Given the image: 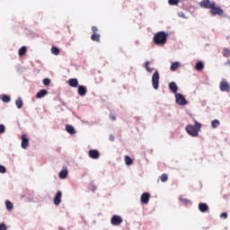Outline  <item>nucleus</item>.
<instances>
[{"mask_svg":"<svg viewBox=\"0 0 230 230\" xmlns=\"http://www.w3.org/2000/svg\"><path fill=\"white\" fill-rule=\"evenodd\" d=\"M200 128H202V124L199 123L197 120H194V126L188 125L186 127V132L192 137H199V132H200Z\"/></svg>","mask_w":230,"mask_h":230,"instance_id":"f257e3e1","label":"nucleus"},{"mask_svg":"<svg viewBox=\"0 0 230 230\" xmlns=\"http://www.w3.org/2000/svg\"><path fill=\"white\" fill-rule=\"evenodd\" d=\"M154 42L156 46H164L166 44V33L164 31L157 32L154 36Z\"/></svg>","mask_w":230,"mask_h":230,"instance_id":"f03ea898","label":"nucleus"},{"mask_svg":"<svg viewBox=\"0 0 230 230\" xmlns=\"http://www.w3.org/2000/svg\"><path fill=\"white\" fill-rule=\"evenodd\" d=\"M199 5L201 8H207L208 10H211L213 8V6H217V4L215 3V1L202 0L199 3Z\"/></svg>","mask_w":230,"mask_h":230,"instance_id":"7ed1b4c3","label":"nucleus"},{"mask_svg":"<svg viewBox=\"0 0 230 230\" xmlns=\"http://www.w3.org/2000/svg\"><path fill=\"white\" fill-rule=\"evenodd\" d=\"M152 85L154 89H159V71L157 70L153 74Z\"/></svg>","mask_w":230,"mask_h":230,"instance_id":"20e7f679","label":"nucleus"},{"mask_svg":"<svg viewBox=\"0 0 230 230\" xmlns=\"http://www.w3.org/2000/svg\"><path fill=\"white\" fill-rule=\"evenodd\" d=\"M175 98H176V103H178V105H188V101H186V98H184L182 94L176 93Z\"/></svg>","mask_w":230,"mask_h":230,"instance_id":"39448f33","label":"nucleus"},{"mask_svg":"<svg viewBox=\"0 0 230 230\" xmlns=\"http://www.w3.org/2000/svg\"><path fill=\"white\" fill-rule=\"evenodd\" d=\"M219 89L222 92L229 93V91H230V84H229V83L226 79L222 80L220 84H219Z\"/></svg>","mask_w":230,"mask_h":230,"instance_id":"423d86ee","label":"nucleus"},{"mask_svg":"<svg viewBox=\"0 0 230 230\" xmlns=\"http://www.w3.org/2000/svg\"><path fill=\"white\" fill-rule=\"evenodd\" d=\"M211 15H224V10L220 7H217V5H214L213 8L210 9Z\"/></svg>","mask_w":230,"mask_h":230,"instance_id":"0eeeda50","label":"nucleus"},{"mask_svg":"<svg viewBox=\"0 0 230 230\" xmlns=\"http://www.w3.org/2000/svg\"><path fill=\"white\" fill-rule=\"evenodd\" d=\"M111 222L112 226H120L123 223V218H121V217H119L118 215H114L111 217Z\"/></svg>","mask_w":230,"mask_h":230,"instance_id":"6e6552de","label":"nucleus"},{"mask_svg":"<svg viewBox=\"0 0 230 230\" xmlns=\"http://www.w3.org/2000/svg\"><path fill=\"white\" fill-rule=\"evenodd\" d=\"M30 146V138L26 135H22V148L26 150Z\"/></svg>","mask_w":230,"mask_h":230,"instance_id":"1a4fd4ad","label":"nucleus"},{"mask_svg":"<svg viewBox=\"0 0 230 230\" xmlns=\"http://www.w3.org/2000/svg\"><path fill=\"white\" fill-rule=\"evenodd\" d=\"M88 155L91 159H100V152L96 149H91L88 152Z\"/></svg>","mask_w":230,"mask_h":230,"instance_id":"9d476101","label":"nucleus"},{"mask_svg":"<svg viewBox=\"0 0 230 230\" xmlns=\"http://www.w3.org/2000/svg\"><path fill=\"white\" fill-rule=\"evenodd\" d=\"M60 202H62V191L58 190L54 197V204L55 206H60Z\"/></svg>","mask_w":230,"mask_h":230,"instance_id":"9b49d317","label":"nucleus"},{"mask_svg":"<svg viewBox=\"0 0 230 230\" xmlns=\"http://www.w3.org/2000/svg\"><path fill=\"white\" fill-rule=\"evenodd\" d=\"M149 200H150V193L145 192L141 195L142 204H148Z\"/></svg>","mask_w":230,"mask_h":230,"instance_id":"f8f14e48","label":"nucleus"},{"mask_svg":"<svg viewBox=\"0 0 230 230\" xmlns=\"http://www.w3.org/2000/svg\"><path fill=\"white\" fill-rule=\"evenodd\" d=\"M169 89L174 94H177V91H179V87L177 86V84L175 82H172L169 84Z\"/></svg>","mask_w":230,"mask_h":230,"instance_id":"ddd939ff","label":"nucleus"},{"mask_svg":"<svg viewBox=\"0 0 230 230\" xmlns=\"http://www.w3.org/2000/svg\"><path fill=\"white\" fill-rule=\"evenodd\" d=\"M199 211H201V213H206V212L209 211V207L206 203H199Z\"/></svg>","mask_w":230,"mask_h":230,"instance_id":"4468645a","label":"nucleus"},{"mask_svg":"<svg viewBox=\"0 0 230 230\" xmlns=\"http://www.w3.org/2000/svg\"><path fill=\"white\" fill-rule=\"evenodd\" d=\"M78 94L79 96H85L87 94V88L84 85L78 86Z\"/></svg>","mask_w":230,"mask_h":230,"instance_id":"2eb2a0df","label":"nucleus"},{"mask_svg":"<svg viewBox=\"0 0 230 230\" xmlns=\"http://www.w3.org/2000/svg\"><path fill=\"white\" fill-rule=\"evenodd\" d=\"M68 85L70 87H78V79L73 78L68 81Z\"/></svg>","mask_w":230,"mask_h":230,"instance_id":"dca6fc26","label":"nucleus"},{"mask_svg":"<svg viewBox=\"0 0 230 230\" xmlns=\"http://www.w3.org/2000/svg\"><path fill=\"white\" fill-rule=\"evenodd\" d=\"M66 132H68V134H71V135L76 134V129H75V128L71 125H66Z\"/></svg>","mask_w":230,"mask_h":230,"instance_id":"f3484780","label":"nucleus"},{"mask_svg":"<svg viewBox=\"0 0 230 230\" xmlns=\"http://www.w3.org/2000/svg\"><path fill=\"white\" fill-rule=\"evenodd\" d=\"M179 67H181V63L180 62H173L172 65H171V71H175L177 69H179Z\"/></svg>","mask_w":230,"mask_h":230,"instance_id":"a211bd4d","label":"nucleus"},{"mask_svg":"<svg viewBox=\"0 0 230 230\" xmlns=\"http://www.w3.org/2000/svg\"><path fill=\"white\" fill-rule=\"evenodd\" d=\"M67 173H68L67 169H64V170L60 171L59 179H66Z\"/></svg>","mask_w":230,"mask_h":230,"instance_id":"6ab92c4d","label":"nucleus"},{"mask_svg":"<svg viewBox=\"0 0 230 230\" xmlns=\"http://www.w3.org/2000/svg\"><path fill=\"white\" fill-rule=\"evenodd\" d=\"M91 40L94 42H100V34H98V32H93V34L91 36Z\"/></svg>","mask_w":230,"mask_h":230,"instance_id":"aec40b11","label":"nucleus"},{"mask_svg":"<svg viewBox=\"0 0 230 230\" xmlns=\"http://www.w3.org/2000/svg\"><path fill=\"white\" fill-rule=\"evenodd\" d=\"M195 69L197 71H202V69H204V63H202V61L196 63Z\"/></svg>","mask_w":230,"mask_h":230,"instance_id":"412c9836","label":"nucleus"},{"mask_svg":"<svg viewBox=\"0 0 230 230\" xmlns=\"http://www.w3.org/2000/svg\"><path fill=\"white\" fill-rule=\"evenodd\" d=\"M48 94V92L46 90H40L37 94L36 98H44Z\"/></svg>","mask_w":230,"mask_h":230,"instance_id":"4be33fe9","label":"nucleus"},{"mask_svg":"<svg viewBox=\"0 0 230 230\" xmlns=\"http://www.w3.org/2000/svg\"><path fill=\"white\" fill-rule=\"evenodd\" d=\"M124 161H125V164H128V166H130V164H133V163H134L132 161V158H130V156H128V155H125Z\"/></svg>","mask_w":230,"mask_h":230,"instance_id":"5701e85b","label":"nucleus"},{"mask_svg":"<svg viewBox=\"0 0 230 230\" xmlns=\"http://www.w3.org/2000/svg\"><path fill=\"white\" fill-rule=\"evenodd\" d=\"M5 206L8 211H12V209H13V203H12L10 200L5 201Z\"/></svg>","mask_w":230,"mask_h":230,"instance_id":"b1692460","label":"nucleus"},{"mask_svg":"<svg viewBox=\"0 0 230 230\" xmlns=\"http://www.w3.org/2000/svg\"><path fill=\"white\" fill-rule=\"evenodd\" d=\"M50 51L52 55H56V56L60 55V49L57 47H52Z\"/></svg>","mask_w":230,"mask_h":230,"instance_id":"393cba45","label":"nucleus"},{"mask_svg":"<svg viewBox=\"0 0 230 230\" xmlns=\"http://www.w3.org/2000/svg\"><path fill=\"white\" fill-rule=\"evenodd\" d=\"M26 51H27L26 47H22V48L18 50L19 56H20V57H24V55H26Z\"/></svg>","mask_w":230,"mask_h":230,"instance_id":"a878e982","label":"nucleus"},{"mask_svg":"<svg viewBox=\"0 0 230 230\" xmlns=\"http://www.w3.org/2000/svg\"><path fill=\"white\" fill-rule=\"evenodd\" d=\"M1 100L2 102H4V103H8L10 102V96L6 95V94H3L1 95Z\"/></svg>","mask_w":230,"mask_h":230,"instance_id":"bb28decb","label":"nucleus"},{"mask_svg":"<svg viewBox=\"0 0 230 230\" xmlns=\"http://www.w3.org/2000/svg\"><path fill=\"white\" fill-rule=\"evenodd\" d=\"M145 67L147 71V73H153L154 72V68L150 67V61H146Z\"/></svg>","mask_w":230,"mask_h":230,"instance_id":"cd10ccee","label":"nucleus"},{"mask_svg":"<svg viewBox=\"0 0 230 230\" xmlns=\"http://www.w3.org/2000/svg\"><path fill=\"white\" fill-rule=\"evenodd\" d=\"M17 109H22V99L18 98L15 102Z\"/></svg>","mask_w":230,"mask_h":230,"instance_id":"c85d7f7f","label":"nucleus"},{"mask_svg":"<svg viewBox=\"0 0 230 230\" xmlns=\"http://www.w3.org/2000/svg\"><path fill=\"white\" fill-rule=\"evenodd\" d=\"M222 53H223V57H225V58L230 57V49H224Z\"/></svg>","mask_w":230,"mask_h":230,"instance_id":"c756f323","label":"nucleus"},{"mask_svg":"<svg viewBox=\"0 0 230 230\" xmlns=\"http://www.w3.org/2000/svg\"><path fill=\"white\" fill-rule=\"evenodd\" d=\"M213 128H217L220 125V121L218 119H214L211 123Z\"/></svg>","mask_w":230,"mask_h":230,"instance_id":"7c9ffc66","label":"nucleus"},{"mask_svg":"<svg viewBox=\"0 0 230 230\" xmlns=\"http://www.w3.org/2000/svg\"><path fill=\"white\" fill-rule=\"evenodd\" d=\"M160 180L162 181V182H166V181H168V174L163 173V174L160 176Z\"/></svg>","mask_w":230,"mask_h":230,"instance_id":"2f4dec72","label":"nucleus"},{"mask_svg":"<svg viewBox=\"0 0 230 230\" xmlns=\"http://www.w3.org/2000/svg\"><path fill=\"white\" fill-rule=\"evenodd\" d=\"M168 3L172 6H177V4H179V0H169Z\"/></svg>","mask_w":230,"mask_h":230,"instance_id":"473e14b6","label":"nucleus"},{"mask_svg":"<svg viewBox=\"0 0 230 230\" xmlns=\"http://www.w3.org/2000/svg\"><path fill=\"white\" fill-rule=\"evenodd\" d=\"M0 230H8V227L4 223L0 224Z\"/></svg>","mask_w":230,"mask_h":230,"instance_id":"72a5a7b5","label":"nucleus"},{"mask_svg":"<svg viewBox=\"0 0 230 230\" xmlns=\"http://www.w3.org/2000/svg\"><path fill=\"white\" fill-rule=\"evenodd\" d=\"M0 173H6V168L3 165H0Z\"/></svg>","mask_w":230,"mask_h":230,"instance_id":"f704fd0d","label":"nucleus"},{"mask_svg":"<svg viewBox=\"0 0 230 230\" xmlns=\"http://www.w3.org/2000/svg\"><path fill=\"white\" fill-rule=\"evenodd\" d=\"M43 84H44L45 85H49V84H51V80L46 78V79L43 80Z\"/></svg>","mask_w":230,"mask_h":230,"instance_id":"c9c22d12","label":"nucleus"},{"mask_svg":"<svg viewBox=\"0 0 230 230\" xmlns=\"http://www.w3.org/2000/svg\"><path fill=\"white\" fill-rule=\"evenodd\" d=\"M4 130H5L4 125L0 124V134H4Z\"/></svg>","mask_w":230,"mask_h":230,"instance_id":"e433bc0d","label":"nucleus"},{"mask_svg":"<svg viewBox=\"0 0 230 230\" xmlns=\"http://www.w3.org/2000/svg\"><path fill=\"white\" fill-rule=\"evenodd\" d=\"M180 200L181 201V202H184L185 204H190V199H182V198H180Z\"/></svg>","mask_w":230,"mask_h":230,"instance_id":"4c0bfd02","label":"nucleus"},{"mask_svg":"<svg viewBox=\"0 0 230 230\" xmlns=\"http://www.w3.org/2000/svg\"><path fill=\"white\" fill-rule=\"evenodd\" d=\"M220 218H224V220H226V218H227V213L224 212L220 214Z\"/></svg>","mask_w":230,"mask_h":230,"instance_id":"58836bf2","label":"nucleus"},{"mask_svg":"<svg viewBox=\"0 0 230 230\" xmlns=\"http://www.w3.org/2000/svg\"><path fill=\"white\" fill-rule=\"evenodd\" d=\"M92 31H93V33H98V27L93 26L92 27Z\"/></svg>","mask_w":230,"mask_h":230,"instance_id":"ea45409f","label":"nucleus"},{"mask_svg":"<svg viewBox=\"0 0 230 230\" xmlns=\"http://www.w3.org/2000/svg\"><path fill=\"white\" fill-rule=\"evenodd\" d=\"M110 119H111V121H116V115L111 114L110 115Z\"/></svg>","mask_w":230,"mask_h":230,"instance_id":"a19ab883","label":"nucleus"},{"mask_svg":"<svg viewBox=\"0 0 230 230\" xmlns=\"http://www.w3.org/2000/svg\"><path fill=\"white\" fill-rule=\"evenodd\" d=\"M109 139H110V141L113 142V141H115L116 138L114 137L113 135H110Z\"/></svg>","mask_w":230,"mask_h":230,"instance_id":"79ce46f5","label":"nucleus"}]
</instances>
